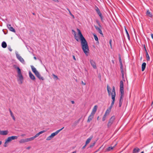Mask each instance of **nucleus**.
Masks as SVG:
<instances>
[{
  "instance_id": "nucleus-1",
  "label": "nucleus",
  "mask_w": 153,
  "mask_h": 153,
  "mask_svg": "<svg viewBox=\"0 0 153 153\" xmlns=\"http://www.w3.org/2000/svg\"><path fill=\"white\" fill-rule=\"evenodd\" d=\"M82 48L84 53L86 56L88 55L89 49L88 43L86 39L81 41Z\"/></svg>"
},
{
  "instance_id": "nucleus-2",
  "label": "nucleus",
  "mask_w": 153,
  "mask_h": 153,
  "mask_svg": "<svg viewBox=\"0 0 153 153\" xmlns=\"http://www.w3.org/2000/svg\"><path fill=\"white\" fill-rule=\"evenodd\" d=\"M14 67L17 70L18 76L19 77V79H18V81H19V84H21L23 82V78L21 70L19 67L17 66L16 65H14Z\"/></svg>"
},
{
  "instance_id": "nucleus-3",
  "label": "nucleus",
  "mask_w": 153,
  "mask_h": 153,
  "mask_svg": "<svg viewBox=\"0 0 153 153\" xmlns=\"http://www.w3.org/2000/svg\"><path fill=\"white\" fill-rule=\"evenodd\" d=\"M31 68L32 71L39 79L42 80H43L44 79V78L43 77L41 76L39 73L37 71L36 68L33 65L31 66Z\"/></svg>"
},
{
  "instance_id": "nucleus-4",
  "label": "nucleus",
  "mask_w": 153,
  "mask_h": 153,
  "mask_svg": "<svg viewBox=\"0 0 153 153\" xmlns=\"http://www.w3.org/2000/svg\"><path fill=\"white\" fill-rule=\"evenodd\" d=\"M45 131H45V130H43V131H40L39 132V133H38L36 134L35 135V136H34V137H31L30 138H26V140H27V142H28L31 141H32V140H33L35 138L38 137L39 135H40L41 134H42V133H43L45 132Z\"/></svg>"
},
{
  "instance_id": "nucleus-5",
  "label": "nucleus",
  "mask_w": 153,
  "mask_h": 153,
  "mask_svg": "<svg viewBox=\"0 0 153 153\" xmlns=\"http://www.w3.org/2000/svg\"><path fill=\"white\" fill-rule=\"evenodd\" d=\"M115 119V117L114 116H112L110 119L107 125L108 128H110L112 124L114 123Z\"/></svg>"
},
{
  "instance_id": "nucleus-6",
  "label": "nucleus",
  "mask_w": 153,
  "mask_h": 153,
  "mask_svg": "<svg viewBox=\"0 0 153 153\" xmlns=\"http://www.w3.org/2000/svg\"><path fill=\"white\" fill-rule=\"evenodd\" d=\"M18 138V137L17 136H12L9 137L5 140L6 143H8L11 142L12 140L15 139H16Z\"/></svg>"
},
{
  "instance_id": "nucleus-7",
  "label": "nucleus",
  "mask_w": 153,
  "mask_h": 153,
  "mask_svg": "<svg viewBox=\"0 0 153 153\" xmlns=\"http://www.w3.org/2000/svg\"><path fill=\"white\" fill-rule=\"evenodd\" d=\"M120 93H124V84L123 81L121 80L120 83Z\"/></svg>"
},
{
  "instance_id": "nucleus-8",
  "label": "nucleus",
  "mask_w": 153,
  "mask_h": 153,
  "mask_svg": "<svg viewBox=\"0 0 153 153\" xmlns=\"http://www.w3.org/2000/svg\"><path fill=\"white\" fill-rule=\"evenodd\" d=\"M77 31L78 35L79 36L81 41L85 40L84 37L83 36L80 30L78 29Z\"/></svg>"
},
{
  "instance_id": "nucleus-9",
  "label": "nucleus",
  "mask_w": 153,
  "mask_h": 153,
  "mask_svg": "<svg viewBox=\"0 0 153 153\" xmlns=\"http://www.w3.org/2000/svg\"><path fill=\"white\" fill-rule=\"evenodd\" d=\"M90 62L91 65L94 69H96L97 68L96 63L94 61L91 59L90 60Z\"/></svg>"
},
{
  "instance_id": "nucleus-10",
  "label": "nucleus",
  "mask_w": 153,
  "mask_h": 153,
  "mask_svg": "<svg viewBox=\"0 0 153 153\" xmlns=\"http://www.w3.org/2000/svg\"><path fill=\"white\" fill-rule=\"evenodd\" d=\"M16 57L17 59L20 61L23 64L25 63L24 60L23 59L22 57L18 54H16Z\"/></svg>"
},
{
  "instance_id": "nucleus-11",
  "label": "nucleus",
  "mask_w": 153,
  "mask_h": 153,
  "mask_svg": "<svg viewBox=\"0 0 153 153\" xmlns=\"http://www.w3.org/2000/svg\"><path fill=\"white\" fill-rule=\"evenodd\" d=\"M94 114L91 113V114L88 118V119L87 120V123H89L92 120L94 117Z\"/></svg>"
},
{
  "instance_id": "nucleus-12",
  "label": "nucleus",
  "mask_w": 153,
  "mask_h": 153,
  "mask_svg": "<svg viewBox=\"0 0 153 153\" xmlns=\"http://www.w3.org/2000/svg\"><path fill=\"white\" fill-rule=\"evenodd\" d=\"M64 128V127H63L62 128L57 130L55 132L52 133L51 135L53 137L57 135L58 133Z\"/></svg>"
},
{
  "instance_id": "nucleus-13",
  "label": "nucleus",
  "mask_w": 153,
  "mask_h": 153,
  "mask_svg": "<svg viewBox=\"0 0 153 153\" xmlns=\"http://www.w3.org/2000/svg\"><path fill=\"white\" fill-rule=\"evenodd\" d=\"M95 10L97 14L99 15L101 19L102 20L103 19V16L99 9L97 7V8Z\"/></svg>"
},
{
  "instance_id": "nucleus-14",
  "label": "nucleus",
  "mask_w": 153,
  "mask_h": 153,
  "mask_svg": "<svg viewBox=\"0 0 153 153\" xmlns=\"http://www.w3.org/2000/svg\"><path fill=\"white\" fill-rule=\"evenodd\" d=\"M8 131L7 130L1 131L0 130V134L1 135H5L8 134Z\"/></svg>"
},
{
  "instance_id": "nucleus-15",
  "label": "nucleus",
  "mask_w": 153,
  "mask_h": 153,
  "mask_svg": "<svg viewBox=\"0 0 153 153\" xmlns=\"http://www.w3.org/2000/svg\"><path fill=\"white\" fill-rule=\"evenodd\" d=\"M7 28L9 29L11 31L13 32L14 33L16 32V31L15 29L12 27L10 25H7Z\"/></svg>"
},
{
  "instance_id": "nucleus-16",
  "label": "nucleus",
  "mask_w": 153,
  "mask_h": 153,
  "mask_svg": "<svg viewBox=\"0 0 153 153\" xmlns=\"http://www.w3.org/2000/svg\"><path fill=\"white\" fill-rule=\"evenodd\" d=\"M29 77L32 80H34L35 79V76L30 71L29 72Z\"/></svg>"
},
{
  "instance_id": "nucleus-17",
  "label": "nucleus",
  "mask_w": 153,
  "mask_h": 153,
  "mask_svg": "<svg viewBox=\"0 0 153 153\" xmlns=\"http://www.w3.org/2000/svg\"><path fill=\"white\" fill-rule=\"evenodd\" d=\"M97 105H95L91 113L92 114L94 115L95 112H96L97 110Z\"/></svg>"
},
{
  "instance_id": "nucleus-18",
  "label": "nucleus",
  "mask_w": 153,
  "mask_h": 153,
  "mask_svg": "<svg viewBox=\"0 0 153 153\" xmlns=\"http://www.w3.org/2000/svg\"><path fill=\"white\" fill-rule=\"evenodd\" d=\"M72 31L74 32V36L75 39L77 41H79V38L76 36V32L74 30H72Z\"/></svg>"
},
{
  "instance_id": "nucleus-19",
  "label": "nucleus",
  "mask_w": 153,
  "mask_h": 153,
  "mask_svg": "<svg viewBox=\"0 0 153 153\" xmlns=\"http://www.w3.org/2000/svg\"><path fill=\"white\" fill-rule=\"evenodd\" d=\"M95 27L96 28V29L99 32V33L100 34H102V35H103V34H102V30H101V29L100 28H99L98 27H97V26H95Z\"/></svg>"
},
{
  "instance_id": "nucleus-20",
  "label": "nucleus",
  "mask_w": 153,
  "mask_h": 153,
  "mask_svg": "<svg viewBox=\"0 0 153 153\" xmlns=\"http://www.w3.org/2000/svg\"><path fill=\"white\" fill-rule=\"evenodd\" d=\"M146 64L145 62H143V63L142 65V71H143L146 68Z\"/></svg>"
},
{
  "instance_id": "nucleus-21",
  "label": "nucleus",
  "mask_w": 153,
  "mask_h": 153,
  "mask_svg": "<svg viewBox=\"0 0 153 153\" xmlns=\"http://www.w3.org/2000/svg\"><path fill=\"white\" fill-rule=\"evenodd\" d=\"M9 110L10 112V115H11V117H12L13 119V120L14 121H15V120H16L13 114V113L12 111H11V110L10 109H9Z\"/></svg>"
},
{
  "instance_id": "nucleus-22",
  "label": "nucleus",
  "mask_w": 153,
  "mask_h": 153,
  "mask_svg": "<svg viewBox=\"0 0 153 153\" xmlns=\"http://www.w3.org/2000/svg\"><path fill=\"white\" fill-rule=\"evenodd\" d=\"M146 15L150 17H152V13L149 11V10H147L146 13Z\"/></svg>"
},
{
  "instance_id": "nucleus-23",
  "label": "nucleus",
  "mask_w": 153,
  "mask_h": 153,
  "mask_svg": "<svg viewBox=\"0 0 153 153\" xmlns=\"http://www.w3.org/2000/svg\"><path fill=\"white\" fill-rule=\"evenodd\" d=\"M120 96L119 100V102H122L123 101V98L124 96V93H120Z\"/></svg>"
},
{
  "instance_id": "nucleus-24",
  "label": "nucleus",
  "mask_w": 153,
  "mask_h": 153,
  "mask_svg": "<svg viewBox=\"0 0 153 153\" xmlns=\"http://www.w3.org/2000/svg\"><path fill=\"white\" fill-rule=\"evenodd\" d=\"M92 137H91L87 140L85 142V144H86V145H87L89 143V142H90L91 140L92 139Z\"/></svg>"
},
{
  "instance_id": "nucleus-25",
  "label": "nucleus",
  "mask_w": 153,
  "mask_h": 153,
  "mask_svg": "<svg viewBox=\"0 0 153 153\" xmlns=\"http://www.w3.org/2000/svg\"><path fill=\"white\" fill-rule=\"evenodd\" d=\"M2 47L4 48H6L7 46V45L6 42H2L1 44Z\"/></svg>"
},
{
  "instance_id": "nucleus-26",
  "label": "nucleus",
  "mask_w": 153,
  "mask_h": 153,
  "mask_svg": "<svg viewBox=\"0 0 153 153\" xmlns=\"http://www.w3.org/2000/svg\"><path fill=\"white\" fill-rule=\"evenodd\" d=\"M140 150V149L139 148H136L134 149L133 150V153H137Z\"/></svg>"
},
{
  "instance_id": "nucleus-27",
  "label": "nucleus",
  "mask_w": 153,
  "mask_h": 153,
  "mask_svg": "<svg viewBox=\"0 0 153 153\" xmlns=\"http://www.w3.org/2000/svg\"><path fill=\"white\" fill-rule=\"evenodd\" d=\"M26 142H27V140H26V139H22L20 140L19 141V142L20 143H25Z\"/></svg>"
},
{
  "instance_id": "nucleus-28",
  "label": "nucleus",
  "mask_w": 153,
  "mask_h": 153,
  "mask_svg": "<svg viewBox=\"0 0 153 153\" xmlns=\"http://www.w3.org/2000/svg\"><path fill=\"white\" fill-rule=\"evenodd\" d=\"M107 90L109 95H110L111 92L110 90H111V89L108 85H107Z\"/></svg>"
},
{
  "instance_id": "nucleus-29",
  "label": "nucleus",
  "mask_w": 153,
  "mask_h": 153,
  "mask_svg": "<svg viewBox=\"0 0 153 153\" xmlns=\"http://www.w3.org/2000/svg\"><path fill=\"white\" fill-rule=\"evenodd\" d=\"M111 110L108 108L107 109L106 111L105 114L107 115H108L110 113V112H111Z\"/></svg>"
},
{
  "instance_id": "nucleus-30",
  "label": "nucleus",
  "mask_w": 153,
  "mask_h": 153,
  "mask_svg": "<svg viewBox=\"0 0 153 153\" xmlns=\"http://www.w3.org/2000/svg\"><path fill=\"white\" fill-rule=\"evenodd\" d=\"M114 146L113 147H112L111 146L109 147L107 149V151H110L112 150L113 149V148H114Z\"/></svg>"
},
{
  "instance_id": "nucleus-31",
  "label": "nucleus",
  "mask_w": 153,
  "mask_h": 153,
  "mask_svg": "<svg viewBox=\"0 0 153 153\" xmlns=\"http://www.w3.org/2000/svg\"><path fill=\"white\" fill-rule=\"evenodd\" d=\"M119 61L120 63V67H121V66H123L122 61L121 59V58L120 56L119 57Z\"/></svg>"
},
{
  "instance_id": "nucleus-32",
  "label": "nucleus",
  "mask_w": 153,
  "mask_h": 153,
  "mask_svg": "<svg viewBox=\"0 0 153 153\" xmlns=\"http://www.w3.org/2000/svg\"><path fill=\"white\" fill-rule=\"evenodd\" d=\"M111 94L116 95L115 88L114 86L113 87L112 91L111 93Z\"/></svg>"
},
{
  "instance_id": "nucleus-33",
  "label": "nucleus",
  "mask_w": 153,
  "mask_h": 153,
  "mask_svg": "<svg viewBox=\"0 0 153 153\" xmlns=\"http://www.w3.org/2000/svg\"><path fill=\"white\" fill-rule=\"evenodd\" d=\"M53 137L51 135L50 136L46 138V140H51V139L53 138Z\"/></svg>"
},
{
  "instance_id": "nucleus-34",
  "label": "nucleus",
  "mask_w": 153,
  "mask_h": 153,
  "mask_svg": "<svg viewBox=\"0 0 153 153\" xmlns=\"http://www.w3.org/2000/svg\"><path fill=\"white\" fill-rule=\"evenodd\" d=\"M125 31H126V33L127 34V36L128 37V39H130L129 35L128 33V31L127 30V29H126V28H125Z\"/></svg>"
},
{
  "instance_id": "nucleus-35",
  "label": "nucleus",
  "mask_w": 153,
  "mask_h": 153,
  "mask_svg": "<svg viewBox=\"0 0 153 153\" xmlns=\"http://www.w3.org/2000/svg\"><path fill=\"white\" fill-rule=\"evenodd\" d=\"M115 96L116 95L115 94H111V98L113 101H115Z\"/></svg>"
},
{
  "instance_id": "nucleus-36",
  "label": "nucleus",
  "mask_w": 153,
  "mask_h": 153,
  "mask_svg": "<svg viewBox=\"0 0 153 153\" xmlns=\"http://www.w3.org/2000/svg\"><path fill=\"white\" fill-rule=\"evenodd\" d=\"M120 70H121V74H122V75H124V71H123V67L121 66V67H120Z\"/></svg>"
},
{
  "instance_id": "nucleus-37",
  "label": "nucleus",
  "mask_w": 153,
  "mask_h": 153,
  "mask_svg": "<svg viewBox=\"0 0 153 153\" xmlns=\"http://www.w3.org/2000/svg\"><path fill=\"white\" fill-rule=\"evenodd\" d=\"M95 143H96V142H94L93 143H91L90 146L89 148H92L94 146Z\"/></svg>"
},
{
  "instance_id": "nucleus-38",
  "label": "nucleus",
  "mask_w": 153,
  "mask_h": 153,
  "mask_svg": "<svg viewBox=\"0 0 153 153\" xmlns=\"http://www.w3.org/2000/svg\"><path fill=\"white\" fill-rule=\"evenodd\" d=\"M146 56L147 57V60L149 61L150 60V57L147 52H146Z\"/></svg>"
},
{
  "instance_id": "nucleus-39",
  "label": "nucleus",
  "mask_w": 153,
  "mask_h": 153,
  "mask_svg": "<svg viewBox=\"0 0 153 153\" xmlns=\"http://www.w3.org/2000/svg\"><path fill=\"white\" fill-rule=\"evenodd\" d=\"M107 116V115L105 114H104L102 118V121H104L105 120H106V117Z\"/></svg>"
},
{
  "instance_id": "nucleus-40",
  "label": "nucleus",
  "mask_w": 153,
  "mask_h": 153,
  "mask_svg": "<svg viewBox=\"0 0 153 153\" xmlns=\"http://www.w3.org/2000/svg\"><path fill=\"white\" fill-rule=\"evenodd\" d=\"M94 38L96 41H98V39L97 36L96 35H95V34L94 35Z\"/></svg>"
},
{
  "instance_id": "nucleus-41",
  "label": "nucleus",
  "mask_w": 153,
  "mask_h": 153,
  "mask_svg": "<svg viewBox=\"0 0 153 153\" xmlns=\"http://www.w3.org/2000/svg\"><path fill=\"white\" fill-rule=\"evenodd\" d=\"M53 76V78L54 79H56V80L58 79V78L57 76L56 75L54 74H52Z\"/></svg>"
},
{
  "instance_id": "nucleus-42",
  "label": "nucleus",
  "mask_w": 153,
  "mask_h": 153,
  "mask_svg": "<svg viewBox=\"0 0 153 153\" xmlns=\"http://www.w3.org/2000/svg\"><path fill=\"white\" fill-rule=\"evenodd\" d=\"M6 143V141L5 140V142L4 145V146L5 147H6L7 146V143Z\"/></svg>"
},
{
  "instance_id": "nucleus-43",
  "label": "nucleus",
  "mask_w": 153,
  "mask_h": 153,
  "mask_svg": "<svg viewBox=\"0 0 153 153\" xmlns=\"http://www.w3.org/2000/svg\"><path fill=\"white\" fill-rule=\"evenodd\" d=\"M8 49L9 50V51H12V49L10 47H8Z\"/></svg>"
},
{
  "instance_id": "nucleus-44",
  "label": "nucleus",
  "mask_w": 153,
  "mask_h": 153,
  "mask_svg": "<svg viewBox=\"0 0 153 153\" xmlns=\"http://www.w3.org/2000/svg\"><path fill=\"white\" fill-rule=\"evenodd\" d=\"M111 42H112V41H111V39L109 41V44H110V46L111 47L112 46V45H111Z\"/></svg>"
},
{
  "instance_id": "nucleus-45",
  "label": "nucleus",
  "mask_w": 153,
  "mask_h": 153,
  "mask_svg": "<svg viewBox=\"0 0 153 153\" xmlns=\"http://www.w3.org/2000/svg\"><path fill=\"white\" fill-rule=\"evenodd\" d=\"M122 102H119V106L120 107L121 106Z\"/></svg>"
},
{
  "instance_id": "nucleus-46",
  "label": "nucleus",
  "mask_w": 153,
  "mask_h": 153,
  "mask_svg": "<svg viewBox=\"0 0 153 153\" xmlns=\"http://www.w3.org/2000/svg\"><path fill=\"white\" fill-rule=\"evenodd\" d=\"M69 12L70 15L72 16V17H73V18H74V16L72 14V13H71L70 11L69 10Z\"/></svg>"
},
{
  "instance_id": "nucleus-47",
  "label": "nucleus",
  "mask_w": 153,
  "mask_h": 153,
  "mask_svg": "<svg viewBox=\"0 0 153 153\" xmlns=\"http://www.w3.org/2000/svg\"><path fill=\"white\" fill-rule=\"evenodd\" d=\"M113 106H112V105L111 106V105H110V106L109 107V108H108V109L111 110V109L112 108Z\"/></svg>"
},
{
  "instance_id": "nucleus-48",
  "label": "nucleus",
  "mask_w": 153,
  "mask_h": 153,
  "mask_svg": "<svg viewBox=\"0 0 153 153\" xmlns=\"http://www.w3.org/2000/svg\"><path fill=\"white\" fill-rule=\"evenodd\" d=\"M114 101H112L111 105V106L112 105L113 106L114 105Z\"/></svg>"
},
{
  "instance_id": "nucleus-49",
  "label": "nucleus",
  "mask_w": 153,
  "mask_h": 153,
  "mask_svg": "<svg viewBox=\"0 0 153 153\" xmlns=\"http://www.w3.org/2000/svg\"><path fill=\"white\" fill-rule=\"evenodd\" d=\"M87 145H86V144H85V145L82 147V149H84L86 146Z\"/></svg>"
},
{
  "instance_id": "nucleus-50",
  "label": "nucleus",
  "mask_w": 153,
  "mask_h": 153,
  "mask_svg": "<svg viewBox=\"0 0 153 153\" xmlns=\"http://www.w3.org/2000/svg\"><path fill=\"white\" fill-rule=\"evenodd\" d=\"M73 59H74V60L76 61V58H75V56H74V55H73Z\"/></svg>"
},
{
  "instance_id": "nucleus-51",
  "label": "nucleus",
  "mask_w": 153,
  "mask_h": 153,
  "mask_svg": "<svg viewBox=\"0 0 153 153\" xmlns=\"http://www.w3.org/2000/svg\"><path fill=\"white\" fill-rule=\"evenodd\" d=\"M80 120V119H79L77 121H75V123H76V124L78 123L79 122Z\"/></svg>"
},
{
  "instance_id": "nucleus-52",
  "label": "nucleus",
  "mask_w": 153,
  "mask_h": 153,
  "mask_svg": "<svg viewBox=\"0 0 153 153\" xmlns=\"http://www.w3.org/2000/svg\"><path fill=\"white\" fill-rule=\"evenodd\" d=\"M144 48L145 49V51H146V52H147V50H146V49L145 45H144Z\"/></svg>"
},
{
  "instance_id": "nucleus-53",
  "label": "nucleus",
  "mask_w": 153,
  "mask_h": 153,
  "mask_svg": "<svg viewBox=\"0 0 153 153\" xmlns=\"http://www.w3.org/2000/svg\"><path fill=\"white\" fill-rule=\"evenodd\" d=\"M122 78H123V80L124 79V75L123 74V75H122Z\"/></svg>"
},
{
  "instance_id": "nucleus-54",
  "label": "nucleus",
  "mask_w": 153,
  "mask_h": 153,
  "mask_svg": "<svg viewBox=\"0 0 153 153\" xmlns=\"http://www.w3.org/2000/svg\"><path fill=\"white\" fill-rule=\"evenodd\" d=\"M82 83L84 85H85L86 84L85 83L83 82L82 81Z\"/></svg>"
},
{
  "instance_id": "nucleus-55",
  "label": "nucleus",
  "mask_w": 153,
  "mask_h": 153,
  "mask_svg": "<svg viewBox=\"0 0 153 153\" xmlns=\"http://www.w3.org/2000/svg\"><path fill=\"white\" fill-rule=\"evenodd\" d=\"M25 134H22L21 135V136H22V137H24V136H25Z\"/></svg>"
},
{
  "instance_id": "nucleus-56",
  "label": "nucleus",
  "mask_w": 153,
  "mask_h": 153,
  "mask_svg": "<svg viewBox=\"0 0 153 153\" xmlns=\"http://www.w3.org/2000/svg\"><path fill=\"white\" fill-rule=\"evenodd\" d=\"M71 103L72 104H74L75 103V102L74 101H71Z\"/></svg>"
},
{
  "instance_id": "nucleus-57",
  "label": "nucleus",
  "mask_w": 153,
  "mask_h": 153,
  "mask_svg": "<svg viewBox=\"0 0 153 153\" xmlns=\"http://www.w3.org/2000/svg\"><path fill=\"white\" fill-rule=\"evenodd\" d=\"M31 147L30 146H29L27 148V149H29Z\"/></svg>"
},
{
  "instance_id": "nucleus-58",
  "label": "nucleus",
  "mask_w": 153,
  "mask_h": 153,
  "mask_svg": "<svg viewBox=\"0 0 153 153\" xmlns=\"http://www.w3.org/2000/svg\"><path fill=\"white\" fill-rule=\"evenodd\" d=\"M151 36L152 38L153 39V34H151Z\"/></svg>"
},
{
  "instance_id": "nucleus-59",
  "label": "nucleus",
  "mask_w": 153,
  "mask_h": 153,
  "mask_svg": "<svg viewBox=\"0 0 153 153\" xmlns=\"http://www.w3.org/2000/svg\"><path fill=\"white\" fill-rule=\"evenodd\" d=\"M53 1H55V2H58V0H53Z\"/></svg>"
},
{
  "instance_id": "nucleus-60",
  "label": "nucleus",
  "mask_w": 153,
  "mask_h": 153,
  "mask_svg": "<svg viewBox=\"0 0 153 153\" xmlns=\"http://www.w3.org/2000/svg\"><path fill=\"white\" fill-rule=\"evenodd\" d=\"M34 59L35 60H36V59H37L36 58V57H35V56H34Z\"/></svg>"
},
{
  "instance_id": "nucleus-61",
  "label": "nucleus",
  "mask_w": 153,
  "mask_h": 153,
  "mask_svg": "<svg viewBox=\"0 0 153 153\" xmlns=\"http://www.w3.org/2000/svg\"><path fill=\"white\" fill-rule=\"evenodd\" d=\"M2 141H0V145H1V144H2Z\"/></svg>"
},
{
  "instance_id": "nucleus-62",
  "label": "nucleus",
  "mask_w": 153,
  "mask_h": 153,
  "mask_svg": "<svg viewBox=\"0 0 153 153\" xmlns=\"http://www.w3.org/2000/svg\"><path fill=\"white\" fill-rule=\"evenodd\" d=\"M71 153H76V151H74Z\"/></svg>"
},
{
  "instance_id": "nucleus-63",
  "label": "nucleus",
  "mask_w": 153,
  "mask_h": 153,
  "mask_svg": "<svg viewBox=\"0 0 153 153\" xmlns=\"http://www.w3.org/2000/svg\"><path fill=\"white\" fill-rule=\"evenodd\" d=\"M99 117H98L97 118V120H99Z\"/></svg>"
},
{
  "instance_id": "nucleus-64",
  "label": "nucleus",
  "mask_w": 153,
  "mask_h": 153,
  "mask_svg": "<svg viewBox=\"0 0 153 153\" xmlns=\"http://www.w3.org/2000/svg\"><path fill=\"white\" fill-rule=\"evenodd\" d=\"M140 153H144V152H142Z\"/></svg>"
}]
</instances>
